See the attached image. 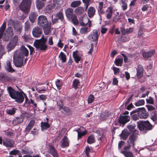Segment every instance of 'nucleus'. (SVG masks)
<instances>
[{
	"mask_svg": "<svg viewBox=\"0 0 157 157\" xmlns=\"http://www.w3.org/2000/svg\"><path fill=\"white\" fill-rule=\"evenodd\" d=\"M132 119L135 121L139 119L140 117L139 116V114H138L137 112L136 113L132 115Z\"/></svg>",
	"mask_w": 157,
	"mask_h": 157,
	"instance_id": "nucleus-51",
	"label": "nucleus"
},
{
	"mask_svg": "<svg viewBox=\"0 0 157 157\" xmlns=\"http://www.w3.org/2000/svg\"><path fill=\"white\" fill-rule=\"evenodd\" d=\"M13 61L14 65L17 67H21L23 65V58L14 54Z\"/></svg>",
	"mask_w": 157,
	"mask_h": 157,
	"instance_id": "nucleus-7",
	"label": "nucleus"
},
{
	"mask_svg": "<svg viewBox=\"0 0 157 157\" xmlns=\"http://www.w3.org/2000/svg\"><path fill=\"white\" fill-rule=\"evenodd\" d=\"M79 82V80L77 79H75L73 81V86L75 89H76L77 88Z\"/></svg>",
	"mask_w": 157,
	"mask_h": 157,
	"instance_id": "nucleus-52",
	"label": "nucleus"
},
{
	"mask_svg": "<svg viewBox=\"0 0 157 157\" xmlns=\"http://www.w3.org/2000/svg\"><path fill=\"white\" fill-rule=\"evenodd\" d=\"M71 19L73 22V23L75 25H77L78 24V22L76 16L74 15H72V16L69 19Z\"/></svg>",
	"mask_w": 157,
	"mask_h": 157,
	"instance_id": "nucleus-44",
	"label": "nucleus"
},
{
	"mask_svg": "<svg viewBox=\"0 0 157 157\" xmlns=\"http://www.w3.org/2000/svg\"><path fill=\"white\" fill-rule=\"evenodd\" d=\"M16 109L13 108L11 109H7L6 110V112L9 115H13L15 114L16 112L15 110Z\"/></svg>",
	"mask_w": 157,
	"mask_h": 157,
	"instance_id": "nucleus-41",
	"label": "nucleus"
},
{
	"mask_svg": "<svg viewBox=\"0 0 157 157\" xmlns=\"http://www.w3.org/2000/svg\"><path fill=\"white\" fill-rule=\"evenodd\" d=\"M130 120V117L129 116L125 115L124 114L123 115L120 117L119 121L120 123L124 124L129 121Z\"/></svg>",
	"mask_w": 157,
	"mask_h": 157,
	"instance_id": "nucleus-14",
	"label": "nucleus"
},
{
	"mask_svg": "<svg viewBox=\"0 0 157 157\" xmlns=\"http://www.w3.org/2000/svg\"><path fill=\"white\" fill-rule=\"evenodd\" d=\"M42 33V29L38 27L34 28L33 29L32 34L35 37H39L41 36Z\"/></svg>",
	"mask_w": 157,
	"mask_h": 157,
	"instance_id": "nucleus-12",
	"label": "nucleus"
},
{
	"mask_svg": "<svg viewBox=\"0 0 157 157\" xmlns=\"http://www.w3.org/2000/svg\"><path fill=\"white\" fill-rule=\"evenodd\" d=\"M56 84L58 90L61 89V86L62 85V82L59 79H57L56 81Z\"/></svg>",
	"mask_w": 157,
	"mask_h": 157,
	"instance_id": "nucleus-47",
	"label": "nucleus"
},
{
	"mask_svg": "<svg viewBox=\"0 0 157 157\" xmlns=\"http://www.w3.org/2000/svg\"><path fill=\"white\" fill-rule=\"evenodd\" d=\"M123 62V59L122 58L118 59L115 60V63L117 66H121Z\"/></svg>",
	"mask_w": 157,
	"mask_h": 157,
	"instance_id": "nucleus-43",
	"label": "nucleus"
},
{
	"mask_svg": "<svg viewBox=\"0 0 157 157\" xmlns=\"http://www.w3.org/2000/svg\"><path fill=\"white\" fill-rule=\"evenodd\" d=\"M96 10L94 8L90 6L89 7L87 11V14L88 17L90 18H92L95 15Z\"/></svg>",
	"mask_w": 157,
	"mask_h": 157,
	"instance_id": "nucleus-18",
	"label": "nucleus"
},
{
	"mask_svg": "<svg viewBox=\"0 0 157 157\" xmlns=\"http://www.w3.org/2000/svg\"><path fill=\"white\" fill-rule=\"evenodd\" d=\"M46 119L47 121L46 122H41V129L42 131L46 130L49 127V124L48 123V119L46 118Z\"/></svg>",
	"mask_w": 157,
	"mask_h": 157,
	"instance_id": "nucleus-27",
	"label": "nucleus"
},
{
	"mask_svg": "<svg viewBox=\"0 0 157 157\" xmlns=\"http://www.w3.org/2000/svg\"><path fill=\"white\" fill-rule=\"evenodd\" d=\"M19 152V151L18 150L14 149L10 151L9 152V154L10 155H16Z\"/></svg>",
	"mask_w": 157,
	"mask_h": 157,
	"instance_id": "nucleus-54",
	"label": "nucleus"
},
{
	"mask_svg": "<svg viewBox=\"0 0 157 157\" xmlns=\"http://www.w3.org/2000/svg\"><path fill=\"white\" fill-rule=\"evenodd\" d=\"M114 9V6H109L106 11V17L107 19H110L111 18L112 13Z\"/></svg>",
	"mask_w": 157,
	"mask_h": 157,
	"instance_id": "nucleus-16",
	"label": "nucleus"
},
{
	"mask_svg": "<svg viewBox=\"0 0 157 157\" xmlns=\"http://www.w3.org/2000/svg\"><path fill=\"white\" fill-rule=\"evenodd\" d=\"M81 3V2L79 0L73 1L71 3V6L72 7L75 8L80 5Z\"/></svg>",
	"mask_w": 157,
	"mask_h": 157,
	"instance_id": "nucleus-37",
	"label": "nucleus"
},
{
	"mask_svg": "<svg viewBox=\"0 0 157 157\" xmlns=\"http://www.w3.org/2000/svg\"><path fill=\"white\" fill-rule=\"evenodd\" d=\"M90 31V29L87 27H83L81 28L80 32L81 34H86Z\"/></svg>",
	"mask_w": 157,
	"mask_h": 157,
	"instance_id": "nucleus-38",
	"label": "nucleus"
},
{
	"mask_svg": "<svg viewBox=\"0 0 157 157\" xmlns=\"http://www.w3.org/2000/svg\"><path fill=\"white\" fill-rule=\"evenodd\" d=\"M62 3V2L61 1L54 0L52 7L54 9L57 10L61 7Z\"/></svg>",
	"mask_w": 157,
	"mask_h": 157,
	"instance_id": "nucleus-21",
	"label": "nucleus"
},
{
	"mask_svg": "<svg viewBox=\"0 0 157 157\" xmlns=\"http://www.w3.org/2000/svg\"><path fill=\"white\" fill-rule=\"evenodd\" d=\"M23 118L21 117H16L12 121L13 125L15 126L20 124L23 121Z\"/></svg>",
	"mask_w": 157,
	"mask_h": 157,
	"instance_id": "nucleus-20",
	"label": "nucleus"
},
{
	"mask_svg": "<svg viewBox=\"0 0 157 157\" xmlns=\"http://www.w3.org/2000/svg\"><path fill=\"white\" fill-rule=\"evenodd\" d=\"M59 57L60 58L61 60H65V59H66V55L62 52H61L60 53L59 56Z\"/></svg>",
	"mask_w": 157,
	"mask_h": 157,
	"instance_id": "nucleus-53",
	"label": "nucleus"
},
{
	"mask_svg": "<svg viewBox=\"0 0 157 157\" xmlns=\"http://www.w3.org/2000/svg\"><path fill=\"white\" fill-rule=\"evenodd\" d=\"M14 54L24 58V56H28L29 51L25 46H22L21 47L19 50L16 51Z\"/></svg>",
	"mask_w": 157,
	"mask_h": 157,
	"instance_id": "nucleus-6",
	"label": "nucleus"
},
{
	"mask_svg": "<svg viewBox=\"0 0 157 157\" xmlns=\"http://www.w3.org/2000/svg\"><path fill=\"white\" fill-rule=\"evenodd\" d=\"M87 142L89 144H91L95 142V140L94 136L92 135L89 136L87 139Z\"/></svg>",
	"mask_w": 157,
	"mask_h": 157,
	"instance_id": "nucleus-39",
	"label": "nucleus"
},
{
	"mask_svg": "<svg viewBox=\"0 0 157 157\" xmlns=\"http://www.w3.org/2000/svg\"><path fill=\"white\" fill-rule=\"evenodd\" d=\"M35 123V121L33 120H31L29 123L28 125L31 128L33 127Z\"/></svg>",
	"mask_w": 157,
	"mask_h": 157,
	"instance_id": "nucleus-64",
	"label": "nucleus"
},
{
	"mask_svg": "<svg viewBox=\"0 0 157 157\" xmlns=\"http://www.w3.org/2000/svg\"><path fill=\"white\" fill-rule=\"evenodd\" d=\"M73 56L75 60L76 63H78L81 59V55L78 54V51H76L74 52L73 53Z\"/></svg>",
	"mask_w": 157,
	"mask_h": 157,
	"instance_id": "nucleus-24",
	"label": "nucleus"
},
{
	"mask_svg": "<svg viewBox=\"0 0 157 157\" xmlns=\"http://www.w3.org/2000/svg\"><path fill=\"white\" fill-rule=\"evenodd\" d=\"M129 133L126 130H123L122 133L120 135L121 137L123 140L126 139L128 136Z\"/></svg>",
	"mask_w": 157,
	"mask_h": 157,
	"instance_id": "nucleus-35",
	"label": "nucleus"
},
{
	"mask_svg": "<svg viewBox=\"0 0 157 157\" xmlns=\"http://www.w3.org/2000/svg\"><path fill=\"white\" fill-rule=\"evenodd\" d=\"M137 126L140 130H150L153 127L148 121L137 122Z\"/></svg>",
	"mask_w": 157,
	"mask_h": 157,
	"instance_id": "nucleus-4",
	"label": "nucleus"
},
{
	"mask_svg": "<svg viewBox=\"0 0 157 157\" xmlns=\"http://www.w3.org/2000/svg\"><path fill=\"white\" fill-rule=\"evenodd\" d=\"M18 41V37L17 36H15L7 45V48L9 51L14 48L16 45Z\"/></svg>",
	"mask_w": 157,
	"mask_h": 157,
	"instance_id": "nucleus-9",
	"label": "nucleus"
},
{
	"mask_svg": "<svg viewBox=\"0 0 157 157\" xmlns=\"http://www.w3.org/2000/svg\"><path fill=\"white\" fill-rule=\"evenodd\" d=\"M136 74L137 78L140 79L141 78L143 75V68L142 66L141 65H139L138 66L136 69Z\"/></svg>",
	"mask_w": 157,
	"mask_h": 157,
	"instance_id": "nucleus-15",
	"label": "nucleus"
},
{
	"mask_svg": "<svg viewBox=\"0 0 157 157\" xmlns=\"http://www.w3.org/2000/svg\"><path fill=\"white\" fill-rule=\"evenodd\" d=\"M155 51L152 50L148 52H145L143 53V57L146 58H147L152 56L155 53Z\"/></svg>",
	"mask_w": 157,
	"mask_h": 157,
	"instance_id": "nucleus-25",
	"label": "nucleus"
},
{
	"mask_svg": "<svg viewBox=\"0 0 157 157\" xmlns=\"http://www.w3.org/2000/svg\"><path fill=\"white\" fill-rule=\"evenodd\" d=\"M110 113L108 111H105V112L102 113L101 115V117L102 119L105 120L107 117L110 116Z\"/></svg>",
	"mask_w": 157,
	"mask_h": 157,
	"instance_id": "nucleus-36",
	"label": "nucleus"
},
{
	"mask_svg": "<svg viewBox=\"0 0 157 157\" xmlns=\"http://www.w3.org/2000/svg\"><path fill=\"white\" fill-rule=\"evenodd\" d=\"M146 102L147 103H149L151 104H153L154 103V101L153 99L151 97L146 99Z\"/></svg>",
	"mask_w": 157,
	"mask_h": 157,
	"instance_id": "nucleus-56",
	"label": "nucleus"
},
{
	"mask_svg": "<svg viewBox=\"0 0 157 157\" xmlns=\"http://www.w3.org/2000/svg\"><path fill=\"white\" fill-rule=\"evenodd\" d=\"M5 68L7 71L10 72H12L15 71L12 67L10 61H7L6 64L5 66Z\"/></svg>",
	"mask_w": 157,
	"mask_h": 157,
	"instance_id": "nucleus-28",
	"label": "nucleus"
},
{
	"mask_svg": "<svg viewBox=\"0 0 157 157\" xmlns=\"http://www.w3.org/2000/svg\"><path fill=\"white\" fill-rule=\"evenodd\" d=\"M83 3L84 4V6L86 8V10H87L88 7L89 5V3L90 0H82Z\"/></svg>",
	"mask_w": 157,
	"mask_h": 157,
	"instance_id": "nucleus-49",
	"label": "nucleus"
},
{
	"mask_svg": "<svg viewBox=\"0 0 157 157\" xmlns=\"http://www.w3.org/2000/svg\"><path fill=\"white\" fill-rule=\"evenodd\" d=\"M61 146L62 147H65L69 145V141L67 138L65 136L61 141Z\"/></svg>",
	"mask_w": 157,
	"mask_h": 157,
	"instance_id": "nucleus-23",
	"label": "nucleus"
},
{
	"mask_svg": "<svg viewBox=\"0 0 157 157\" xmlns=\"http://www.w3.org/2000/svg\"><path fill=\"white\" fill-rule=\"evenodd\" d=\"M121 2L122 4V7L123 10H125L127 7V0H121Z\"/></svg>",
	"mask_w": 157,
	"mask_h": 157,
	"instance_id": "nucleus-40",
	"label": "nucleus"
},
{
	"mask_svg": "<svg viewBox=\"0 0 157 157\" xmlns=\"http://www.w3.org/2000/svg\"><path fill=\"white\" fill-rule=\"evenodd\" d=\"M47 39L44 38L43 36L40 40H36L34 43V46L37 48H40L41 50H44L47 48L45 44Z\"/></svg>",
	"mask_w": 157,
	"mask_h": 157,
	"instance_id": "nucleus-3",
	"label": "nucleus"
},
{
	"mask_svg": "<svg viewBox=\"0 0 157 157\" xmlns=\"http://www.w3.org/2000/svg\"><path fill=\"white\" fill-rule=\"evenodd\" d=\"M37 13L33 12L31 13L29 17V19L30 21L33 23L35 21V20L36 19L37 17Z\"/></svg>",
	"mask_w": 157,
	"mask_h": 157,
	"instance_id": "nucleus-32",
	"label": "nucleus"
},
{
	"mask_svg": "<svg viewBox=\"0 0 157 157\" xmlns=\"http://www.w3.org/2000/svg\"><path fill=\"white\" fill-rule=\"evenodd\" d=\"M99 34L97 30L94 29L89 35L88 38L91 41H96L98 40Z\"/></svg>",
	"mask_w": 157,
	"mask_h": 157,
	"instance_id": "nucleus-11",
	"label": "nucleus"
},
{
	"mask_svg": "<svg viewBox=\"0 0 157 157\" xmlns=\"http://www.w3.org/2000/svg\"><path fill=\"white\" fill-rule=\"evenodd\" d=\"M59 110L62 113L64 112L66 113H69L70 111L69 109L67 107L65 106H63L61 109Z\"/></svg>",
	"mask_w": 157,
	"mask_h": 157,
	"instance_id": "nucleus-50",
	"label": "nucleus"
},
{
	"mask_svg": "<svg viewBox=\"0 0 157 157\" xmlns=\"http://www.w3.org/2000/svg\"><path fill=\"white\" fill-rule=\"evenodd\" d=\"M5 134L7 136L10 137L13 136V133L11 132H5Z\"/></svg>",
	"mask_w": 157,
	"mask_h": 157,
	"instance_id": "nucleus-63",
	"label": "nucleus"
},
{
	"mask_svg": "<svg viewBox=\"0 0 157 157\" xmlns=\"http://www.w3.org/2000/svg\"><path fill=\"white\" fill-rule=\"evenodd\" d=\"M145 101L144 100H139L137 101L135 103L136 106H139L144 105Z\"/></svg>",
	"mask_w": 157,
	"mask_h": 157,
	"instance_id": "nucleus-42",
	"label": "nucleus"
},
{
	"mask_svg": "<svg viewBox=\"0 0 157 157\" xmlns=\"http://www.w3.org/2000/svg\"><path fill=\"white\" fill-rule=\"evenodd\" d=\"M7 75L5 73L0 74V80L2 81H5L7 79Z\"/></svg>",
	"mask_w": 157,
	"mask_h": 157,
	"instance_id": "nucleus-46",
	"label": "nucleus"
},
{
	"mask_svg": "<svg viewBox=\"0 0 157 157\" xmlns=\"http://www.w3.org/2000/svg\"><path fill=\"white\" fill-rule=\"evenodd\" d=\"M75 131H76L78 133V139L81 138L82 136L85 135L86 133L87 132L86 131L80 132L77 130H75Z\"/></svg>",
	"mask_w": 157,
	"mask_h": 157,
	"instance_id": "nucleus-45",
	"label": "nucleus"
},
{
	"mask_svg": "<svg viewBox=\"0 0 157 157\" xmlns=\"http://www.w3.org/2000/svg\"><path fill=\"white\" fill-rule=\"evenodd\" d=\"M30 28V24L29 22L27 21L25 23V29L26 30H27Z\"/></svg>",
	"mask_w": 157,
	"mask_h": 157,
	"instance_id": "nucleus-59",
	"label": "nucleus"
},
{
	"mask_svg": "<svg viewBox=\"0 0 157 157\" xmlns=\"http://www.w3.org/2000/svg\"><path fill=\"white\" fill-rule=\"evenodd\" d=\"M82 19V18H80L79 20V21L80 25L82 26H86L89 23V27L90 28L91 26V21L87 17L85 19L86 20H87V22L86 23H85V22L83 21Z\"/></svg>",
	"mask_w": 157,
	"mask_h": 157,
	"instance_id": "nucleus-26",
	"label": "nucleus"
},
{
	"mask_svg": "<svg viewBox=\"0 0 157 157\" xmlns=\"http://www.w3.org/2000/svg\"><path fill=\"white\" fill-rule=\"evenodd\" d=\"M148 111H151L155 109V108L153 106L151 105H146Z\"/></svg>",
	"mask_w": 157,
	"mask_h": 157,
	"instance_id": "nucleus-60",
	"label": "nucleus"
},
{
	"mask_svg": "<svg viewBox=\"0 0 157 157\" xmlns=\"http://www.w3.org/2000/svg\"><path fill=\"white\" fill-rule=\"evenodd\" d=\"M44 3L41 1L36 0V7L38 10L42 9L44 6Z\"/></svg>",
	"mask_w": 157,
	"mask_h": 157,
	"instance_id": "nucleus-33",
	"label": "nucleus"
},
{
	"mask_svg": "<svg viewBox=\"0 0 157 157\" xmlns=\"http://www.w3.org/2000/svg\"><path fill=\"white\" fill-rule=\"evenodd\" d=\"M38 24L43 27L45 34L48 35L49 33V23L48 20L45 16L41 15L38 17Z\"/></svg>",
	"mask_w": 157,
	"mask_h": 157,
	"instance_id": "nucleus-2",
	"label": "nucleus"
},
{
	"mask_svg": "<svg viewBox=\"0 0 157 157\" xmlns=\"http://www.w3.org/2000/svg\"><path fill=\"white\" fill-rule=\"evenodd\" d=\"M7 90L10 97L14 99L17 103H21L23 101L24 97L23 92H21L16 91L10 86L8 87Z\"/></svg>",
	"mask_w": 157,
	"mask_h": 157,
	"instance_id": "nucleus-1",
	"label": "nucleus"
},
{
	"mask_svg": "<svg viewBox=\"0 0 157 157\" xmlns=\"http://www.w3.org/2000/svg\"><path fill=\"white\" fill-rule=\"evenodd\" d=\"M22 153L24 154H31L32 153L31 151H29L27 148H25L22 150Z\"/></svg>",
	"mask_w": 157,
	"mask_h": 157,
	"instance_id": "nucleus-57",
	"label": "nucleus"
},
{
	"mask_svg": "<svg viewBox=\"0 0 157 157\" xmlns=\"http://www.w3.org/2000/svg\"><path fill=\"white\" fill-rule=\"evenodd\" d=\"M56 18L52 20V22L53 24L55 23L57 21V20L59 19L63 23H64L65 21L64 19L63 14L61 12H59L58 13L56 14Z\"/></svg>",
	"mask_w": 157,
	"mask_h": 157,
	"instance_id": "nucleus-17",
	"label": "nucleus"
},
{
	"mask_svg": "<svg viewBox=\"0 0 157 157\" xmlns=\"http://www.w3.org/2000/svg\"><path fill=\"white\" fill-rule=\"evenodd\" d=\"M14 141L13 140L10 139L6 138L3 140V144L7 147H13L14 144Z\"/></svg>",
	"mask_w": 157,
	"mask_h": 157,
	"instance_id": "nucleus-13",
	"label": "nucleus"
},
{
	"mask_svg": "<svg viewBox=\"0 0 157 157\" xmlns=\"http://www.w3.org/2000/svg\"><path fill=\"white\" fill-rule=\"evenodd\" d=\"M66 16L69 19L75 14H73V10L71 8H68L65 11Z\"/></svg>",
	"mask_w": 157,
	"mask_h": 157,
	"instance_id": "nucleus-22",
	"label": "nucleus"
},
{
	"mask_svg": "<svg viewBox=\"0 0 157 157\" xmlns=\"http://www.w3.org/2000/svg\"><path fill=\"white\" fill-rule=\"evenodd\" d=\"M6 32L8 34V36H5L3 38L4 41H8L9 39V36H12L13 35V28L12 27H8L6 30Z\"/></svg>",
	"mask_w": 157,
	"mask_h": 157,
	"instance_id": "nucleus-19",
	"label": "nucleus"
},
{
	"mask_svg": "<svg viewBox=\"0 0 157 157\" xmlns=\"http://www.w3.org/2000/svg\"><path fill=\"white\" fill-rule=\"evenodd\" d=\"M138 135L136 133H133L130 135L128 142V146L126 147L125 149L127 148H129L131 146L134 147L135 142L137 140Z\"/></svg>",
	"mask_w": 157,
	"mask_h": 157,
	"instance_id": "nucleus-8",
	"label": "nucleus"
},
{
	"mask_svg": "<svg viewBox=\"0 0 157 157\" xmlns=\"http://www.w3.org/2000/svg\"><path fill=\"white\" fill-rule=\"evenodd\" d=\"M137 112L140 119H145L148 117V113L146 111L144 107L138 108L137 109Z\"/></svg>",
	"mask_w": 157,
	"mask_h": 157,
	"instance_id": "nucleus-10",
	"label": "nucleus"
},
{
	"mask_svg": "<svg viewBox=\"0 0 157 157\" xmlns=\"http://www.w3.org/2000/svg\"><path fill=\"white\" fill-rule=\"evenodd\" d=\"M50 153H51L53 157H59L55 148L52 146H50Z\"/></svg>",
	"mask_w": 157,
	"mask_h": 157,
	"instance_id": "nucleus-31",
	"label": "nucleus"
},
{
	"mask_svg": "<svg viewBox=\"0 0 157 157\" xmlns=\"http://www.w3.org/2000/svg\"><path fill=\"white\" fill-rule=\"evenodd\" d=\"M94 96L93 95H90L88 97V103H92L94 100Z\"/></svg>",
	"mask_w": 157,
	"mask_h": 157,
	"instance_id": "nucleus-48",
	"label": "nucleus"
},
{
	"mask_svg": "<svg viewBox=\"0 0 157 157\" xmlns=\"http://www.w3.org/2000/svg\"><path fill=\"white\" fill-rule=\"evenodd\" d=\"M86 10V9L84 10L83 7L80 6L75 9V12L77 15H80L83 14Z\"/></svg>",
	"mask_w": 157,
	"mask_h": 157,
	"instance_id": "nucleus-29",
	"label": "nucleus"
},
{
	"mask_svg": "<svg viewBox=\"0 0 157 157\" xmlns=\"http://www.w3.org/2000/svg\"><path fill=\"white\" fill-rule=\"evenodd\" d=\"M133 31V29L132 28H130L129 29H126L124 28H121V31L122 33L123 34H129L132 32Z\"/></svg>",
	"mask_w": 157,
	"mask_h": 157,
	"instance_id": "nucleus-30",
	"label": "nucleus"
},
{
	"mask_svg": "<svg viewBox=\"0 0 157 157\" xmlns=\"http://www.w3.org/2000/svg\"><path fill=\"white\" fill-rule=\"evenodd\" d=\"M127 128L132 132H134L136 131L135 126L134 125H129L127 126Z\"/></svg>",
	"mask_w": 157,
	"mask_h": 157,
	"instance_id": "nucleus-55",
	"label": "nucleus"
},
{
	"mask_svg": "<svg viewBox=\"0 0 157 157\" xmlns=\"http://www.w3.org/2000/svg\"><path fill=\"white\" fill-rule=\"evenodd\" d=\"M57 106L59 110H61L62 107L63 106L62 101L61 100H59L57 102Z\"/></svg>",
	"mask_w": 157,
	"mask_h": 157,
	"instance_id": "nucleus-58",
	"label": "nucleus"
},
{
	"mask_svg": "<svg viewBox=\"0 0 157 157\" xmlns=\"http://www.w3.org/2000/svg\"><path fill=\"white\" fill-rule=\"evenodd\" d=\"M129 149L127 148L125 149V148L124 150L122 151L121 153L124 155L125 157H133V155L131 152L126 151V150H128Z\"/></svg>",
	"mask_w": 157,
	"mask_h": 157,
	"instance_id": "nucleus-34",
	"label": "nucleus"
},
{
	"mask_svg": "<svg viewBox=\"0 0 157 157\" xmlns=\"http://www.w3.org/2000/svg\"><path fill=\"white\" fill-rule=\"evenodd\" d=\"M31 4V0H23L19 7L21 10L26 13L29 11Z\"/></svg>",
	"mask_w": 157,
	"mask_h": 157,
	"instance_id": "nucleus-5",
	"label": "nucleus"
},
{
	"mask_svg": "<svg viewBox=\"0 0 157 157\" xmlns=\"http://www.w3.org/2000/svg\"><path fill=\"white\" fill-rule=\"evenodd\" d=\"M113 69L114 71V74H116L117 73H119L120 72V69L119 68L115 67H113Z\"/></svg>",
	"mask_w": 157,
	"mask_h": 157,
	"instance_id": "nucleus-61",
	"label": "nucleus"
},
{
	"mask_svg": "<svg viewBox=\"0 0 157 157\" xmlns=\"http://www.w3.org/2000/svg\"><path fill=\"white\" fill-rule=\"evenodd\" d=\"M103 3L102 2H100L99 3V6H98V10L100 11H101L102 10L103 7Z\"/></svg>",
	"mask_w": 157,
	"mask_h": 157,
	"instance_id": "nucleus-62",
	"label": "nucleus"
}]
</instances>
